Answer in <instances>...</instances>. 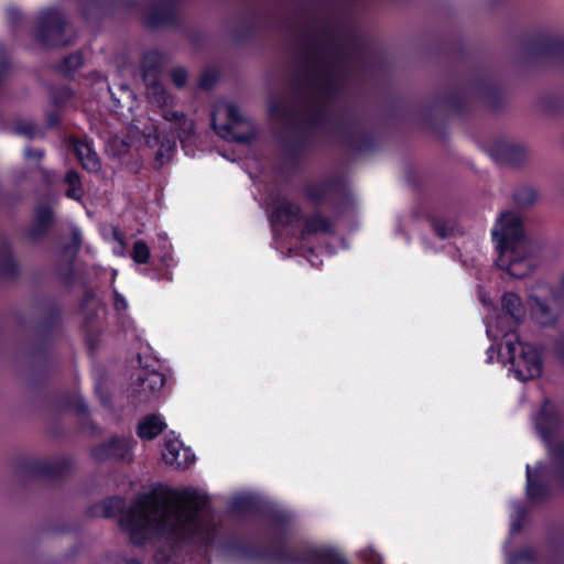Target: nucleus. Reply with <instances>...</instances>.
I'll return each instance as SVG.
<instances>
[{"mask_svg": "<svg viewBox=\"0 0 564 564\" xmlns=\"http://www.w3.org/2000/svg\"><path fill=\"white\" fill-rule=\"evenodd\" d=\"M210 498L192 487L174 489L162 482L140 494L124 509L121 497H109L94 507L106 519L119 518L120 528L133 545L142 546L154 536H165L187 545L209 547L218 529L207 525L202 513L209 509Z\"/></svg>", "mask_w": 564, "mask_h": 564, "instance_id": "nucleus-1", "label": "nucleus"}, {"mask_svg": "<svg viewBox=\"0 0 564 564\" xmlns=\"http://www.w3.org/2000/svg\"><path fill=\"white\" fill-rule=\"evenodd\" d=\"M263 517L276 533V545H256L238 535H230L223 547L240 558L265 561L275 564H349L336 550L330 547L296 551L288 545L295 521L293 512L270 508Z\"/></svg>", "mask_w": 564, "mask_h": 564, "instance_id": "nucleus-2", "label": "nucleus"}, {"mask_svg": "<svg viewBox=\"0 0 564 564\" xmlns=\"http://www.w3.org/2000/svg\"><path fill=\"white\" fill-rule=\"evenodd\" d=\"M562 411L545 399L535 416V429L543 441L552 466L538 462L525 466V495L530 502L542 503L551 499L555 489L564 490V441L553 442L562 426Z\"/></svg>", "mask_w": 564, "mask_h": 564, "instance_id": "nucleus-3", "label": "nucleus"}, {"mask_svg": "<svg viewBox=\"0 0 564 564\" xmlns=\"http://www.w3.org/2000/svg\"><path fill=\"white\" fill-rule=\"evenodd\" d=\"M471 94L484 99L492 111H499L505 107L503 91L496 78L487 73H478L467 85L456 84L449 93L438 95L427 105L422 115L424 126L436 135H445L446 122L436 118V111L443 108L453 115L466 116L470 111Z\"/></svg>", "mask_w": 564, "mask_h": 564, "instance_id": "nucleus-4", "label": "nucleus"}, {"mask_svg": "<svg viewBox=\"0 0 564 564\" xmlns=\"http://www.w3.org/2000/svg\"><path fill=\"white\" fill-rule=\"evenodd\" d=\"M497 225L499 228L492 230V239L499 251L496 263L511 276L522 279L529 273V268H520L527 259L517 254L525 240L523 221L519 215L507 210L500 215Z\"/></svg>", "mask_w": 564, "mask_h": 564, "instance_id": "nucleus-5", "label": "nucleus"}, {"mask_svg": "<svg viewBox=\"0 0 564 564\" xmlns=\"http://www.w3.org/2000/svg\"><path fill=\"white\" fill-rule=\"evenodd\" d=\"M305 124L310 128L332 127L339 139L340 145L352 154L369 153L376 148L375 138L371 133L359 129L357 119L333 116L326 105L316 107Z\"/></svg>", "mask_w": 564, "mask_h": 564, "instance_id": "nucleus-6", "label": "nucleus"}, {"mask_svg": "<svg viewBox=\"0 0 564 564\" xmlns=\"http://www.w3.org/2000/svg\"><path fill=\"white\" fill-rule=\"evenodd\" d=\"M304 198L313 206L329 207L339 217L350 204L346 180L341 175H326L307 182L301 189Z\"/></svg>", "mask_w": 564, "mask_h": 564, "instance_id": "nucleus-7", "label": "nucleus"}, {"mask_svg": "<svg viewBox=\"0 0 564 564\" xmlns=\"http://www.w3.org/2000/svg\"><path fill=\"white\" fill-rule=\"evenodd\" d=\"M499 357L510 364V370L519 381L536 379L543 372L541 351L534 345L521 341L519 336L505 339Z\"/></svg>", "mask_w": 564, "mask_h": 564, "instance_id": "nucleus-8", "label": "nucleus"}, {"mask_svg": "<svg viewBox=\"0 0 564 564\" xmlns=\"http://www.w3.org/2000/svg\"><path fill=\"white\" fill-rule=\"evenodd\" d=\"M66 26L67 19L58 8H45L36 18L34 39L45 48L67 46L70 40L66 37Z\"/></svg>", "mask_w": 564, "mask_h": 564, "instance_id": "nucleus-9", "label": "nucleus"}, {"mask_svg": "<svg viewBox=\"0 0 564 564\" xmlns=\"http://www.w3.org/2000/svg\"><path fill=\"white\" fill-rule=\"evenodd\" d=\"M73 462L68 457L47 462L40 459H20L17 463V474L24 478H41L61 480L72 471Z\"/></svg>", "mask_w": 564, "mask_h": 564, "instance_id": "nucleus-10", "label": "nucleus"}, {"mask_svg": "<svg viewBox=\"0 0 564 564\" xmlns=\"http://www.w3.org/2000/svg\"><path fill=\"white\" fill-rule=\"evenodd\" d=\"M501 308L496 317V328L505 339L518 336L517 329L525 316L521 297L514 292H506L501 297Z\"/></svg>", "mask_w": 564, "mask_h": 564, "instance_id": "nucleus-11", "label": "nucleus"}, {"mask_svg": "<svg viewBox=\"0 0 564 564\" xmlns=\"http://www.w3.org/2000/svg\"><path fill=\"white\" fill-rule=\"evenodd\" d=\"M524 52L534 58H553L564 66V37L538 32L528 37Z\"/></svg>", "mask_w": 564, "mask_h": 564, "instance_id": "nucleus-12", "label": "nucleus"}, {"mask_svg": "<svg viewBox=\"0 0 564 564\" xmlns=\"http://www.w3.org/2000/svg\"><path fill=\"white\" fill-rule=\"evenodd\" d=\"M137 358L142 370L133 383L132 397L140 402H145L150 399L145 392L153 394L160 391L165 383V376L155 369L158 360H153V364L144 362L141 354H138Z\"/></svg>", "mask_w": 564, "mask_h": 564, "instance_id": "nucleus-13", "label": "nucleus"}, {"mask_svg": "<svg viewBox=\"0 0 564 564\" xmlns=\"http://www.w3.org/2000/svg\"><path fill=\"white\" fill-rule=\"evenodd\" d=\"M139 4V0H80V11L87 21L99 20L137 10Z\"/></svg>", "mask_w": 564, "mask_h": 564, "instance_id": "nucleus-14", "label": "nucleus"}, {"mask_svg": "<svg viewBox=\"0 0 564 564\" xmlns=\"http://www.w3.org/2000/svg\"><path fill=\"white\" fill-rule=\"evenodd\" d=\"M181 0H153L143 24L149 30L178 25V7Z\"/></svg>", "mask_w": 564, "mask_h": 564, "instance_id": "nucleus-15", "label": "nucleus"}, {"mask_svg": "<svg viewBox=\"0 0 564 564\" xmlns=\"http://www.w3.org/2000/svg\"><path fill=\"white\" fill-rule=\"evenodd\" d=\"M61 321V308L58 305L54 304L39 322L37 330L43 338L33 348L32 358L34 361H40L48 366L51 347L48 337L51 333L59 326Z\"/></svg>", "mask_w": 564, "mask_h": 564, "instance_id": "nucleus-16", "label": "nucleus"}, {"mask_svg": "<svg viewBox=\"0 0 564 564\" xmlns=\"http://www.w3.org/2000/svg\"><path fill=\"white\" fill-rule=\"evenodd\" d=\"M308 48L317 55L330 51L341 59H356L361 62L366 55V44L360 39L354 37L346 44L330 43L326 39L310 40L307 42Z\"/></svg>", "mask_w": 564, "mask_h": 564, "instance_id": "nucleus-17", "label": "nucleus"}, {"mask_svg": "<svg viewBox=\"0 0 564 564\" xmlns=\"http://www.w3.org/2000/svg\"><path fill=\"white\" fill-rule=\"evenodd\" d=\"M55 224V212L50 204L34 206L30 225L24 230L25 238L33 243L45 238Z\"/></svg>", "mask_w": 564, "mask_h": 564, "instance_id": "nucleus-18", "label": "nucleus"}, {"mask_svg": "<svg viewBox=\"0 0 564 564\" xmlns=\"http://www.w3.org/2000/svg\"><path fill=\"white\" fill-rule=\"evenodd\" d=\"M304 59L306 62H312L313 55L311 53H305ZM314 70L319 78V91L324 94L328 100L337 98L339 95V85L336 79V64L317 56L314 58Z\"/></svg>", "mask_w": 564, "mask_h": 564, "instance_id": "nucleus-19", "label": "nucleus"}, {"mask_svg": "<svg viewBox=\"0 0 564 564\" xmlns=\"http://www.w3.org/2000/svg\"><path fill=\"white\" fill-rule=\"evenodd\" d=\"M133 441L128 437L113 436L90 449L91 457L97 462L126 460L130 458Z\"/></svg>", "mask_w": 564, "mask_h": 564, "instance_id": "nucleus-20", "label": "nucleus"}, {"mask_svg": "<svg viewBox=\"0 0 564 564\" xmlns=\"http://www.w3.org/2000/svg\"><path fill=\"white\" fill-rule=\"evenodd\" d=\"M226 115L229 122L218 124L216 122L215 113H212V128L216 134L227 141H234L242 144L250 143L254 138L253 132L236 133L234 130L232 123L239 124L243 122V118L238 107L232 104L228 105L226 108Z\"/></svg>", "mask_w": 564, "mask_h": 564, "instance_id": "nucleus-21", "label": "nucleus"}, {"mask_svg": "<svg viewBox=\"0 0 564 564\" xmlns=\"http://www.w3.org/2000/svg\"><path fill=\"white\" fill-rule=\"evenodd\" d=\"M302 208L286 197L278 198L274 200V207L270 215L272 225H281L283 227L290 226L299 220H302Z\"/></svg>", "mask_w": 564, "mask_h": 564, "instance_id": "nucleus-22", "label": "nucleus"}, {"mask_svg": "<svg viewBox=\"0 0 564 564\" xmlns=\"http://www.w3.org/2000/svg\"><path fill=\"white\" fill-rule=\"evenodd\" d=\"M183 444L180 440L167 435L165 437L164 451L162 453L163 460L166 465L177 469L188 468L195 460V455L188 448H183L184 457L180 459V453Z\"/></svg>", "mask_w": 564, "mask_h": 564, "instance_id": "nucleus-23", "label": "nucleus"}, {"mask_svg": "<svg viewBox=\"0 0 564 564\" xmlns=\"http://www.w3.org/2000/svg\"><path fill=\"white\" fill-rule=\"evenodd\" d=\"M492 159L500 163L513 167L522 165L527 160L525 149L518 144L507 142L495 143L491 148Z\"/></svg>", "mask_w": 564, "mask_h": 564, "instance_id": "nucleus-24", "label": "nucleus"}, {"mask_svg": "<svg viewBox=\"0 0 564 564\" xmlns=\"http://www.w3.org/2000/svg\"><path fill=\"white\" fill-rule=\"evenodd\" d=\"M303 226L300 230V237L305 239L317 234L334 235V223L330 217L322 214L321 210H315L310 215L303 214Z\"/></svg>", "mask_w": 564, "mask_h": 564, "instance_id": "nucleus-25", "label": "nucleus"}, {"mask_svg": "<svg viewBox=\"0 0 564 564\" xmlns=\"http://www.w3.org/2000/svg\"><path fill=\"white\" fill-rule=\"evenodd\" d=\"M286 129L295 133V140L290 142L285 138L282 139V144L286 156L296 162L307 150L310 144V135L303 127L296 122L290 121L286 123Z\"/></svg>", "mask_w": 564, "mask_h": 564, "instance_id": "nucleus-26", "label": "nucleus"}, {"mask_svg": "<svg viewBox=\"0 0 564 564\" xmlns=\"http://www.w3.org/2000/svg\"><path fill=\"white\" fill-rule=\"evenodd\" d=\"M229 508L232 513H237L240 516L248 514L250 512H257L262 519L263 523L268 527V533L272 540V543L270 545H276V533L274 531V528L271 527L263 517V511L270 508H274L273 506H267L261 509H258L254 499H252L251 497L241 496L234 498L230 502Z\"/></svg>", "mask_w": 564, "mask_h": 564, "instance_id": "nucleus-27", "label": "nucleus"}, {"mask_svg": "<svg viewBox=\"0 0 564 564\" xmlns=\"http://www.w3.org/2000/svg\"><path fill=\"white\" fill-rule=\"evenodd\" d=\"M73 151L84 170L89 173H96L100 170V159L89 141L76 139L73 142Z\"/></svg>", "mask_w": 564, "mask_h": 564, "instance_id": "nucleus-28", "label": "nucleus"}, {"mask_svg": "<svg viewBox=\"0 0 564 564\" xmlns=\"http://www.w3.org/2000/svg\"><path fill=\"white\" fill-rule=\"evenodd\" d=\"M163 56L156 51H148L141 58V73L144 84L160 80L162 75Z\"/></svg>", "mask_w": 564, "mask_h": 564, "instance_id": "nucleus-29", "label": "nucleus"}, {"mask_svg": "<svg viewBox=\"0 0 564 564\" xmlns=\"http://www.w3.org/2000/svg\"><path fill=\"white\" fill-rule=\"evenodd\" d=\"M166 429L164 420L155 413L141 417L137 425V435L142 441H153Z\"/></svg>", "mask_w": 564, "mask_h": 564, "instance_id": "nucleus-30", "label": "nucleus"}, {"mask_svg": "<svg viewBox=\"0 0 564 564\" xmlns=\"http://www.w3.org/2000/svg\"><path fill=\"white\" fill-rule=\"evenodd\" d=\"M20 268L17 262L10 241L0 239V273L4 276L15 278Z\"/></svg>", "mask_w": 564, "mask_h": 564, "instance_id": "nucleus-31", "label": "nucleus"}, {"mask_svg": "<svg viewBox=\"0 0 564 564\" xmlns=\"http://www.w3.org/2000/svg\"><path fill=\"white\" fill-rule=\"evenodd\" d=\"M46 93L53 107L63 109L73 104L75 90L68 85H48Z\"/></svg>", "mask_w": 564, "mask_h": 564, "instance_id": "nucleus-32", "label": "nucleus"}, {"mask_svg": "<svg viewBox=\"0 0 564 564\" xmlns=\"http://www.w3.org/2000/svg\"><path fill=\"white\" fill-rule=\"evenodd\" d=\"M84 65V56L82 52L76 51L66 55L61 62L53 66V70L62 75L66 79H73L75 72Z\"/></svg>", "mask_w": 564, "mask_h": 564, "instance_id": "nucleus-33", "label": "nucleus"}, {"mask_svg": "<svg viewBox=\"0 0 564 564\" xmlns=\"http://www.w3.org/2000/svg\"><path fill=\"white\" fill-rule=\"evenodd\" d=\"M529 303L532 314L539 319L544 326L553 325L556 322V316L553 314L551 307L545 300L540 299L536 295L529 296Z\"/></svg>", "mask_w": 564, "mask_h": 564, "instance_id": "nucleus-34", "label": "nucleus"}, {"mask_svg": "<svg viewBox=\"0 0 564 564\" xmlns=\"http://www.w3.org/2000/svg\"><path fill=\"white\" fill-rule=\"evenodd\" d=\"M150 101L160 108L167 107L173 101V96L163 86L161 79L144 84Z\"/></svg>", "mask_w": 564, "mask_h": 564, "instance_id": "nucleus-35", "label": "nucleus"}, {"mask_svg": "<svg viewBox=\"0 0 564 564\" xmlns=\"http://www.w3.org/2000/svg\"><path fill=\"white\" fill-rule=\"evenodd\" d=\"M64 182L68 186L65 192L66 197L74 200L82 199L84 195V188L82 185L79 173L75 170H68L66 172Z\"/></svg>", "mask_w": 564, "mask_h": 564, "instance_id": "nucleus-36", "label": "nucleus"}, {"mask_svg": "<svg viewBox=\"0 0 564 564\" xmlns=\"http://www.w3.org/2000/svg\"><path fill=\"white\" fill-rule=\"evenodd\" d=\"M54 274L63 286L72 289L76 283L74 259H69L65 264L57 263L54 268Z\"/></svg>", "mask_w": 564, "mask_h": 564, "instance_id": "nucleus-37", "label": "nucleus"}, {"mask_svg": "<svg viewBox=\"0 0 564 564\" xmlns=\"http://www.w3.org/2000/svg\"><path fill=\"white\" fill-rule=\"evenodd\" d=\"M58 405L62 410H72L77 414H87L88 405L82 397L66 393L61 397Z\"/></svg>", "mask_w": 564, "mask_h": 564, "instance_id": "nucleus-38", "label": "nucleus"}, {"mask_svg": "<svg viewBox=\"0 0 564 564\" xmlns=\"http://www.w3.org/2000/svg\"><path fill=\"white\" fill-rule=\"evenodd\" d=\"M536 191L532 187L522 186L514 191L513 202L518 207H528L536 200Z\"/></svg>", "mask_w": 564, "mask_h": 564, "instance_id": "nucleus-39", "label": "nucleus"}, {"mask_svg": "<svg viewBox=\"0 0 564 564\" xmlns=\"http://www.w3.org/2000/svg\"><path fill=\"white\" fill-rule=\"evenodd\" d=\"M83 237L78 227H73L70 232V241L65 243L62 248L64 256H70V259H75L82 248Z\"/></svg>", "mask_w": 564, "mask_h": 564, "instance_id": "nucleus-40", "label": "nucleus"}, {"mask_svg": "<svg viewBox=\"0 0 564 564\" xmlns=\"http://www.w3.org/2000/svg\"><path fill=\"white\" fill-rule=\"evenodd\" d=\"M269 113L274 117H279L282 119H286L288 123L290 121H294V113L293 111L281 100L279 99H271L268 105Z\"/></svg>", "mask_w": 564, "mask_h": 564, "instance_id": "nucleus-41", "label": "nucleus"}, {"mask_svg": "<svg viewBox=\"0 0 564 564\" xmlns=\"http://www.w3.org/2000/svg\"><path fill=\"white\" fill-rule=\"evenodd\" d=\"M151 252L149 246L143 240H137L133 243L131 257L139 264L148 263Z\"/></svg>", "mask_w": 564, "mask_h": 564, "instance_id": "nucleus-42", "label": "nucleus"}, {"mask_svg": "<svg viewBox=\"0 0 564 564\" xmlns=\"http://www.w3.org/2000/svg\"><path fill=\"white\" fill-rule=\"evenodd\" d=\"M510 561L514 564L521 562L533 564L536 562V552L531 547H521L511 554Z\"/></svg>", "mask_w": 564, "mask_h": 564, "instance_id": "nucleus-43", "label": "nucleus"}, {"mask_svg": "<svg viewBox=\"0 0 564 564\" xmlns=\"http://www.w3.org/2000/svg\"><path fill=\"white\" fill-rule=\"evenodd\" d=\"M218 80V75L215 70H205L198 78V86L204 90L212 89Z\"/></svg>", "mask_w": 564, "mask_h": 564, "instance_id": "nucleus-44", "label": "nucleus"}, {"mask_svg": "<svg viewBox=\"0 0 564 564\" xmlns=\"http://www.w3.org/2000/svg\"><path fill=\"white\" fill-rule=\"evenodd\" d=\"M162 117L166 121H171L177 124V127H182L186 124V115L183 111H177L173 109H163Z\"/></svg>", "mask_w": 564, "mask_h": 564, "instance_id": "nucleus-45", "label": "nucleus"}, {"mask_svg": "<svg viewBox=\"0 0 564 564\" xmlns=\"http://www.w3.org/2000/svg\"><path fill=\"white\" fill-rule=\"evenodd\" d=\"M37 129V126L31 121H21L15 126V132L29 139H33L36 135Z\"/></svg>", "mask_w": 564, "mask_h": 564, "instance_id": "nucleus-46", "label": "nucleus"}, {"mask_svg": "<svg viewBox=\"0 0 564 564\" xmlns=\"http://www.w3.org/2000/svg\"><path fill=\"white\" fill-rule=\"evenodd\" d=\"M171 80L178 89L185 87L187 83V72L184 67H175L171 70Z\"/></svg>", "mask_w": 564, "mask_h": 564, "instance_id": "nucleus-47", "label": "nucleus"}, {"mask_svg": "<svg viewBox=\"0 0 564 564\" xmlns=\"http://www.w3.org/2000/svg\"><path fill=\"white\" fill-rule=\"evenodd\" d=\"M541 106L547 112L555 113L562 108V100L555 96H546L541 100Z\"/></svg>", "mask_w": 564, "mask_h": 564, "instance_id": "nucleus-48", "label": "nucleus"}, {"mask_svg": "<svg viewBox=\"0 0 564 564\" xmlns=\"http://www.w3.org/2000/svg\"><path fill=\"white\" fill-rule=\"evenodd\" d=\"M527 517H528L527 509L522 506L519 507L517 509V516L511 523V529H510L511 533H519L522 530L524 522L527 520Z\"/></svg>", "mask_w": 564, "mask_h": 564, "instance_id": "nucleus-49", "label": "nucleus"}, {"mask_svg": "<svg viewBox=\"0 0 564 564\" xmlns=\"http://www.w3.org/2000/svg\"><path fill=\"white\" fill-rule=\"evenodd\" d=\"M431 224H432V227H433V230H434L435 235L438 238L445 239V238H447L449 236L451 228L448 227V225L446 224L445 220L433 218Z\"/></svg>", "mask_w": 564, "mask_h": 564, "instance_id": "nucleus-50", "label": "nucleus"}, {"mask_svg": "<svg viewBox=\"0 0 564 564\" xmlns=\"http://www.w3.org/2000/svg\"><path fill=\"white\" fill-rule=\"evenodd\" d=\"M256 34V26L253 23H248L245 26L240 28L235 33V40L237 42H245L251 39Z\"/></svg>", "mask_w": 564, "mask_h": 564, "instance_id": "nucleus-51", "label": "nucleus"}, {"mask_svg": "<svg viewBox=\"0 0 564 564\" xmlns=\"http://www.w3.org/2000/svg\"><path fill=\"white\" fill-rule=\"evenodd\" d=\"M7 17L11 29L15 31L22 20V12L18 8H9Z\"/></svg>", "mask_w": 564, "mask_h": 564, "instance_id": "nucleus-52", "label": "nucleus"}, {"mask_svg": "<svg viewBox=\"0 0 564 564\" xmlns=\"http://www.w3.org/2000/svg\"><path fill=\"white\" fill-rule=\"evenodd\" d=\"M129 304L127 299L118 291L113 290V308L118 312H124L128 308Z\"/></svg>", "mask_w": 564, "mask_h": 564, "instance_id": "nucleus-53", "label": "nucleus"}, {"mask_svg": "<svg viewBox=\"0 0 564 564\" xmlns=\"http://www.w3.org/2000/svg\"><path fill=\"white\" fill-rule=\"evenodd\" d=\"M61 115L56 110H51L45 113V123L48 129H56L61 124Z\"/></svg>", "mask_w": 564, "mask_h": 564, "instance_id": "nucleus-54", "label": "nucleus"}, {"mask_svg": "<svg viewBox=\"0 0 564 564\" xmlns=\"http://www.w3.org/2000/svg\"><path fill=\"white\" fill-rule=\"evenodd\" d=\"M553 351L560 364L564 367V335L554 340Z\"/></svg>", "mask_w": 564, "mask_h": 564, "instance_id": "nucleus-55", "label": "nucleus"}, {"mask_svg": "<svg viewBox=\"0 0 564 564\" xmlns=\"http://www.w3.org/2000/svg\"><path fill=\"white\" fill-rule=\"evenodd\" d=\"M360 557L366 564H381V556L373 550H365L360 553Z\"/></svg>", "mask_w": 564, "mask_h": 564, "instance_id": "nucleus-56", "label": "nucleus"}, {"mask_svg": "<svg viewBox=\"0 0 564 564\" xmlns=\"http://www.w3.org/2000/svg\"><path fill=\"white\" fill-rule=\"evenodd\" d=\"M44 151L42 149L26 148L24 156L28 160L41 161L44 158Z\"/></svg>", "mask_w": 564, "mask_h": 564, "instance_id": "nucleus-57", "label": "nucleus"}, {"mask_svg": "<svg viewBox=\"0 0 564 564\" xmlns=\"http://www.w3.org/2000/svg\"><path fill=\"white\" fill-rule=\"evenodd\" d=\"M95 299V293L93 290L90 289H87L85 292H84V295L80 300V303H79V308L80 311H85L87 305Z\"/></svg>", "mask_w": 564, "mask_h": 564, "instance_id": "nucleus-58", "label": "nucleus"}, {"mask_svg": "<svg viewBox=\"0 0 564 564\" xmlns=\"http://www.w3.org/2000/svg\"><path fill=\"white\" fill-rule=\"evenodd\" d=\"M98 336L97 335H94L93 333H89L87 336H86V345H87V348L90 352H94V350L97 348L98 346Z\"/></svg>", "mask_w": 564, "mask_h": 564, "instance_id": "nucleus-59", "label": "nucleus"}, {"mask_svg": "<svg viewBox=\"0 0 564 564\" xmlns=\"http://www.w3.org/2000/svg\"><path fill=\"white\" fill-rule=\"evenodd\" d=\"M339 29L337 26H332V28H326L323 32V34L330 39V37H335L338 33Z\"/></svg>", "mask_w": 564, "mask_h": 564, "instance_id": "nucleus-60", "label": "nucleus"}, {"mask_svg": "<svg viewBox=\"0 0 564 564\" xmlns=\"http://www.w3.org/2000/svg\"><path fill=\"white\" fill-rule=\"evenodd\" d=\"M496 347L494 345H490L486 351L487 354V362L491 364L494 361L495 355H496Z\"/></svg>", "mask_w": 564, "mask_h": 564, "instance_id": "nucleus-61", "label": "nucleus"}, {"mask_svg": "<svg viewBox=\"0 0 564 564\" xmlns=\"http://www.w3.org/2000/svg\"><path fill=\"white\" fill-rule=\"evenodd\" d=\"M126 564H141L140 561L138 560H134V558H129V560H126L124 561Z\"/></svg>", "mask_w": 564, "mask_h": 564, "instance_id": "nucleus-62", "label": "nucleus"}, {"mask_svg": "<svg viewBox=\"0 0 564 564\" xmlns=\"http://www.w3.org/2000/svg\"><path fill=\"white\" fill-rule=\"evenodd\" d=\"M561 299L564 301V275L561 282Z\"/></svg>", "mask_w": 564, "mask_h": 564, "instance_id": "nucleus-63", "label": "nucleus"}, {"mask_svg": "<svg viewBox=\"0 0 564 564\" xmlns=\"http://www.w3.org/2000/svg\"><path fill=\"white\" fill-rule=\"evenodd\" d=\"M299 87H300V79L296 78L294 82H293V88L294 90H299Z\"/></svg>", "mask_w": 564, "mask_h": 564, "instance_id": "nucleus-64", "label": "nucleus"}]
</instances>
